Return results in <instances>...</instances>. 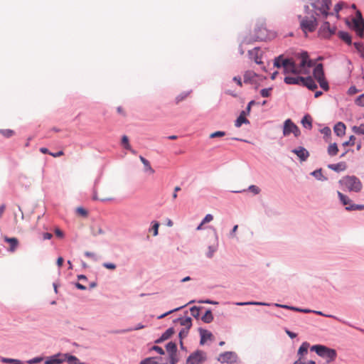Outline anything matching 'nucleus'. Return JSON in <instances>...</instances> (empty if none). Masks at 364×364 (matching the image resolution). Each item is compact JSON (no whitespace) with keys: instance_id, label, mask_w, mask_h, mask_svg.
<instances>
[{"instance_id":"864d4df0","label":"nucleus","mask_w":364,"mask_h":364,"mask_svg":"<svg viewBox=\"0 0 364 364\" xmlns=\"http://www.w3.org/2000/svg\"><path fill=\"white\" fill-rule=\"evenodd\" d=\"M321 133L324 135V136L329 137L331 134V130L329 127H324L321 129Z\"/></svg>"},{"instance_id":"37998d69","label":"nucleus","mask_w":364,"mask_h":364,"mask_svg":"<svg viewBox=\"0 0 364 364\" xmlns=\"http://www.w3.org/2000/svg\"><path fill=\"white\" fill-rule=\"evenodd\" d=\"M354 45V47L355 48V49L360 53H362L363 51H364V46L362 43L360 42H355L353 43Z\"/></svg>"},{"instance_id":"2eb2a0df","label":"nucleus","mask_w":364,"mask_h":364,"mask_svg":"<svg viewBox=\"0 0 364 364\" xmlns=\"http://www.w3.org/2000/svg\"><path fill=\"white\" fill-rule=\"evenodd\" d=\"M353 23V29L356 32L357 35L363 38L364 35V21H354Z\"/></svg>"},{"instance_id":"dca6fc26","label":"nucleus","mask_w":364,"mask_h":364,"mask_svg":"<svg viewBox=\"0 0 364 364\" xmlns=\"http://www.w3.org/2000/svg\"><path fill=\"white\" fill-rule=\"evenodd\" d=\"M292 152L296 154L297 156L303 161H306L309 156L308 151L301 146L292 150Z\"/></svg>"},{"instance_id":"cd10ccee","label":"nucleus","mask_w":364,"mask_h":364,"mask_svg":"<svg viewBox=\"0 0 364 364\" xmlns=\"http://www.w3.org/2000/svg\"><path fill=\"white\" fill-rule=\"evenodd\" d=\"M174 333V330L173 328H168L161 336L159 339H158L156 342L159 343L163 341H166Z\"/></svg>"},{"instance_id":"9b49d317","label":"nucleus","mask_w":364,"mask_h":364,"mask_svg":"<svg viewBox=\"0 0 364 364\" xmlns=\"http://www.w3.org/2000/svg\"><path fill=\"white\" fill-rule=\"evenodd\" d=\"M66 358V355L64 353H57L52 356L46 358L45 360V364H61L65 362V358Z\"/></svg>"},{"instance_id":"7ed1b4c3","label":"nucleus","mask_w":364,"mask_h":364,"mask_svg":"<svg viewBox=\"0 0 364 364\" xmlns=\"http://www.w3.org/2000/svg\"><path fill=\"white\" fill-rule=\"evenodd\" d=\"M317 17L313 14H306L304 17L299 16L300 28L304 33L306 34L308 32L311 33L316 29L318 26Z\"/></svg>"},{"instance_id":"c756f323","label":"nucleus","mask_w":364,"mask_h":364,"mask_svg":"<svg viewBox=\"0 0 364 364\" xmlns=\"http://www.w3.org/2000/svg\"><path fill=\"white\" fill-rule=\"evenodd\" d=\"M122 144L124 146V147L126 149L130 151L132 154H136V151L132 149V147L129 144V139L126 135H124L122 138Z\"/></svg>"},{"instance_id":"4d7b16f0","label":"nucleus","mask_w":364,"mask_h":364,"mask_svg":"<svg viewBox=\"0 0 364 364\" xmlns=\"http://www.w3.org/2000/svg\"><path fill=\"white\" fill-rule=\"evenodd\" d=\"M304 358H298L297 360H296L294 364H316L314 361L309 360V362L306 363L303 360Z\"/></svg>"},{"instance_id":"79ce46f5","label":"nucleus","mask_w":364,"mask_h":364,"mask_svg":"<svg viewBox=\"0 0 364 364\" xmlns=\"http://www.w3.org/2000/svg\"><path fill=\"white\" fill-rule=\"evenodd\" d=\"M225 136V132L223 131L215 132L210 135V138L223 137Z\"/></svg>"},{"instance_id":"f257e3e1","label":"nucleus","mask_w":364,"mask_h":364,"mask_svg":"<svg viewBox=\"0 0 364 364\" xmlns=\"http://www.w3.org/2000/svg\"><path fill=\"white\" fill-rule=\"evenodd\" d=\"M314 65V63L309 58L307 52L296 55L294 59L288 58L282 60L285 74L309 75Z\"/></svg>"},{"instance_id":"6ab92c4d","label":"nucleus","mask_w":364,"mask_h":364,"mask_svg":"<svg viewBox=\"0 0 364 364\" xmlns=\"http://www.w3.org/2000/svg\"><path fill=\"white\" fill-rule=\"evenodd\" d=\"M346 127L343 122H338L334 126V132L338 136H342L345 134Z\"/></svg>"},{"instance_id":"e433bc0d","label":"nucleus","mask_w":364,"mask_h":364,"mask_svg":"<svg viewBox=\"0 0 364 364\" xmlns=\"http://www.w3.org/2000/svg\"><path fill=\"white\" fill-rule=\"evenodd\" d=\"M189 95V92H183L181 94H179L175 98V102L176 104H178L181 101L184 100Z\"/></svg>"},{"instance_id":"a19ab883","label":"nucleus","mask_w":364,"mask_h":364,"mask_svg":"<svg viewBox=\"0 0 364 364\" xmlns=\"http://www.w3.org/2000/svg\"><path fill=\"white\" fill-rule=\"evenodd\" d=\"M355 137L353 135H351L350 136L348 141H345V142L343 143V146H353L355 144Z\"/></svg>"},{"instance_id":"5701e85b","label":"nucleus","mask_w":364,"mask_h":364,"mask_svg":"<svg viewBox=\"0 0 364 364\" xmlns=\"http://www.w3.org/2000/svg\"><path fill=\"white\" fill-rule=\"evenodd\" d=\"M139 159L141 161V163L144 164V171L146 172H149L150 174L154 173L155 171L151 167L150 162L142 156H139Z\"/></svg>"},{"instance_id":"b1692460","label":"nucleus","mask_w":364,"mask_h":364,"mask_svg":"<svg viewBox=\"0 0 364 364\" xmlns=\"http://www.w3.org/2000/svg\"><path fill=\"white\" fill-rule=\"evenodd\" d=\"M200 344H204L207 340L210 339L211 337L213 336V334L210 331H208L207 330H204V329H200Z\"/></svg>"},{"instance_id":"5fc2aeb1","label":"nucleus","mask_w":364,"mask_h":364,"mask_svg":"<svg viewBox=\"0 0 364 364\" xmlns=\"http://www.w3.org/2000/svg\"><path fill=\"white\" fill-rule=\"evenodd\" d=\"M102 265L108 269L114 270L116 269V265L113 263L105 262Z\"/></svg>"},{"instance_id":"2f4dec72","label":"nucleus","mask_w":364,"mask_h":364,"mask_svg":"<svg viewBox=\"0 0 364 364\" xmlns=\"http://www.w3.org/2000/svg\"><path fill=\"white\" fill-rule=\"evenodd\" d=\"M338 36L348 45L351 43V37L348 33L340 31L338 33Z\"/></svg>"},{"instance_id":"680f3d73","label":"nucleus","mask_w":364,"mask_h":364,"mask_svg":"<svg viewBox=\"0 0 364 364\" xmlns=\"http://www.w3.org/2000/svg\"><path fill=\"white\" fill-rule=\"evenodd\" d=\"M159 224L157 223V222H155L152 226V230L154 231V236H156L158 235V231H159Z\"/></svg>"},{"instance_id":"c03bdc74","label":"nucleus","mask_w":364,"mask_h":364,"mask_svg":"<svg viewBox=\"0 0 364 364\" xmlns=\"http://www.w3.org/2000/svg\"><path fill=\"white\" fill-rule=\"evenodd\" d=\"M355 104L358 106L364 107V94L357 97L355 100Z\"/></svg>"},{"instance_id":"f3484780","label":"nucleus","mask_w":364,"mask_h":364,"mask_svg":"<svg viewBox=\"0 0 364 364\" xmlns=\"http://www.w3.org/2000/svg\"><path fill=\"white\" fill-rule=\"evenodd\" d=\"M301 85L308 87L311 90H314L317 88V85L311 77H304V82H302Z\"/></svg>"},{"instance_id":"8fccbe9b","label":"nucleus","mask_w":364,"mask_h":364,"mask_svg":"<svg viewBox=\"0 0 364 364\" xmlns=\"http://www.w3.org/2000/svg\"><path fill=\"white\" fill-rule=\"evenodd\" d=\"M76 212L78 215L86 217L87 215V211L82 207H78L76 209Z\"/></svg>"},{"instance_id":"aec40b11","label":"nucleus","mask_w":364,"mask_h":364,"mask_svg":"<svg viewBox=\"0 0 364 364\" xmlns=\"http://www.w3.org/2000/svg\"><path fill=\"white\" fill-rule=\"evenodd\" d=\"M246 112L242 111L235 122L236 127H240L242 124H249V120L245 117Z\"/></svg>"},{"instance_id":"0eeeda50","label":"nucleus","mask_w":364,"mask_h":364,"mask_svg":"<svg viewBox=\"0 0 364 364\" xmlns=\"http://www.w3.org/2000/svg\"><path fill=\"white\" fill-rule=\"evenodd\" d=\"M336 31V26L331 25L328 21H324L321 26L318 33L319 36L323 38H329Z\"/></svg>"},{"instance_id":"393cba45","label":"nucleus","mask_w":364,"mask_h":364,"mask_svg":"<svg viewBox=\"0 0 364 364\" xmlns=\"http://www.w3.org/2000/svg\"><path fill=\"white\" fill-rule=\"evenodd\" d=\"M337 193L340 200L341 201L343 205H346V208L347 206H350V205H353L352 203V200L347 196L343 194L340 191H338Z\"/></svg>"},{"instance_id":"20e7f679","label":"nucleus","mask_w":364,"mask_h":364,"mask_svg":"<svg viewBox=\"0 0 364 364\" xmlns=\"http://www.w3.org/2000/svg\"><path fill=\"white\" fill-rule=\"evenodd\" d=\"M311 350L315 351L318 355L326 359L328 363L334 360L337 355L334 349L322 345H314L311 348Z\"/></svg>"},{"instance_id":"f704fd0d","label":"nucleus","mask_w":364,"mask_h":364,"mask_svg":"<svg viewBox=\"0 0 364 364\" xmlns=\"http://www.w3.org/2000/svg\"><path fill=\"white\" fill-rule=\"evenodd\" d=\"M352 131L356 134L364 135V124H361L359 126H353Z\"/></svg>"},{"instance_id":"f03ea898","label":"nucleus","mask_w":364,"mask_h":364,"mask_svg":"<svg viewBox=\"0 0 364 364\" xmlns=\"http://www.w3.org/2000/svg\"><path fill=\"white\" fill-rule=\"evenodd\" d=\"M343 190L358 193L361 191L363 184L360 179L355 176H346L339 181Z\"/></svg>"},{"instance_id":"a18cd8bd","label":"nucleus","mask_w":364,"mask_h":364,"mask_svg":"<svg viewBox=\"0 0 364 364\" xmlns=\"http://www.w3.org/2000/svg\"><path fill=\"white\" fill-rule=\"evenodd\" d=\"M190 311H191V315L193 316L196 318L199 316L200 308H198L197 306H193V307L191 308Z\"/></svg>"},{"instance_id":"338daca9","label":"nucleus","mask_w":364,"mask_h":364,"mask_svg":"<svg viewBox=\"0 0 364 364\" xmlns=\"http://www.w3.org/2000/svg\"><path fill=\"white\" fill-rule=\"evenodd\" d=\"M354 21H364L362 16V14L360 11H357L355 18L353 19Z\"/></svg>"},{"instance_id":"f8f14e48","label":"nucleus","mask_w":364,"mask_h":364,"mask_svg":"<svg viewBox=\"0 0 364 364\" xmlns=\"http://www.w3.org/2000/svg\"><path fill=\"white\" fill-rule=\"evenodd\" d=\"M237 355L233 352H225L219 355L218 361L224 363H233L236 361Z\"/></svg>"},{"instance_id":"a211bd4d","label":"nucleus","mask_w":364,"mask_h":364,"mask_svg":"<svg viewBox=\"0 0 364 364\" xmlns=\"http://www.w3.org/2000/svg\"><path fill=\"white\" fill-rule=\"evenodd\" d=\"M328 168L334 171L340 172L345 171L347 168V166L346 162L342 161L338 164H329L328 165Z\"/></svg>"},{"instance_id":"e2e57ef3","label":"nucleus","mask_w":364,"mask_h":364,"mask_svg":"<svg viewBox=\"0 0 364 364\" xmlns=\"http://www.w3.org/2000/svg\"><path fill=\"white\" fill-rule=\"evenodd\" d=\"M152 350L156 351L160 355H164L165 353L164 350H163V348L159 347V346H154L152 347Z\"/></svg>"},{"instance_id":"c85d7f7f","label":"nucleus","mask_w":364,"mask_h":364,"mask_svg":"<svg viewBox=\"0 0 364 364\" xmlns=\"http://www.w3.org/2000/svg\"><path fill=\"white\" fill-rule=\"evenodd\" d=\"M64 355H66L65 361H67L68 364H83L74 355H69L68 353H64Z\"/></svg>"},{"instance_id":"1a4fd4ad","label":"nucleus","mask_w":364,"mask_h":364,"mask_svg":"<svg viewBox=\"0 0 364 364\" xmlns=\"http://www.w3.org/2000/svg\"><path fill=\"white\" fill-rule=\"evenodd\" d=\"M166 350L169 354L171 364H176L178 362L177 359V347L175 343L169 342L166 346Z\"/></svg>"},{"instance_id":"6e6d98bb","label":"nucleus","mask_w":364,"mask_h":364,"mask_svg":"<svg viewBox=\"0 0 364 364\" xmlns=\"http://www.w3.org/2000/svg\"><path fill=\"white\" fill-rule=\"evenodd\" d=\"M216 250H217V246H210L208 252L207 254L208 257H212L214 252L216 251Z\"/></svg>"},{"instance_id":"72a5a7b5","label":"nucleus","mask_w":364,"mask_h":364,"mask_svg":"<svg viewBox=\"0 0 364 364\" xmlns=\"http://www.w3.org/2000/svg\"><path fill=\"white\" fill-rule=\"evenodd\" d=\"M213 319V316L210 310H207L205 314L202 316V321L205 323H210Z\"/></svg>"},{"instance_id":"09e8293b","label":"nucleus","mask_w":364,"mask_h":364,"mask_svg":"<svg viewBox=\"0 0 364 364\" xmlns=\"http://www.w3.org/2000/svg\"><path fill=\"white\" fill-rule=\"evenodd\" d=\"M271 91H272V88H265V89H262L260 91V93L263 97H268L270 95Z\"/></svg>"},{"instance_id":"412c9836","label":"nucleus","mask_w":364,"mask_h":364,"mask_svg":"<svg viewBox=\"0 0 364 364\" xmlns=\"http://www.w3.org/2000/svg\"><path fill=\"white\" fill-rule=\"evenodd\" d=\"M257 34L255 38L257 40L263 41L267 38V30L265 28L261 26L255 30Z\"/></svg>"},{"instance_id":"473e14b6","label":"nucleus","mask_w":364,"mask_h":364,"mask_svg":"<svg viewBox=\"0 0 364 364\" xmlns=\"http://www.w3.org/2000/svg\"><path fill=\"white\" fill-rule=\"evenodd\" d=\"M192 320L190 317H187L185 318H182L180 320V323L181 326H183L186 327L185 329H188V331L191 328L192 326Z\"/></svg>"},{"instance_id":"4468645a","label":"nucleus","mask_w":364,"mask_h":364,"mask_svg":"<svg viewBox=\"0 0 364 364\" xmlns=\"http://www.w3.org/2000/svg\"><path fill=\"white\" fill-rule=\"evenodd\" d=\"M4 240L5 242L9 244V248L8 250L11 252H14L16 250L18 247L19 242L17 238L16 237H9L7 236L4 237Z\"/></svg>"},{"instance_id":"58836bf2","label":"nucleus","mask_w":364,"mask_h":364,"mask_svg":"<svg viewBox=\"0 0 364 364\" xmlns=\"http://www.w3.org/2000/svg\"><path fill=\"white\" fill-rule=\"evenodd\" d=\"M188 333V329H183L180 331L179 333V338L181 339V341H180V344H181V348H183V342H182V339L184 338V337H186Z\"/></svg>"},{"instance_id":"69168bd1","label":"nucleus","mask_w":364,"mask_h":364,"mask_svg":"<svg viewBox=\"0 0 364 364\" xmlns=\"http://www.w3.org/2000/svg\"><path fill=\"white\" fill-rule=\"evenodd\" d=\"M343 3H338L334 6V11L337 14V16H338V12L342 9L343 8Z\"/></svg>"},{"instance_id":"a878e982","label":"nucleus","mask_w":364,"mask_h":364,"mask_svg":"<svg viewBox=\"0 0 364 364\" xmlns=\"http://www.w3.org/2000/svg\"><path fill=\"white\" fill-rule=\"evenodd\" d=\"M301 124L304 127L311 129L312 128V119L309 114L305 115L301 119Z\"/></svg>"},{"instance_id":"ddd939ff","label":"nucleus","mask_w":364,"mask_h":364,"mask_svg":"<svg viewBox=\"0 0 364 364\" xmlns=\"http://www.w3.org/2000/svg\"><path fill=\"white\" fill-rule=\"evenodd\" d=\"M249 55L251 59H252L257 64H262V52L259 48H255L252 50H249Z\"/></svg>"},{"instance_id":"ea45409f","label":"nucleus","mask_w":364,"mask_h":364,"mask_svg":"<svg viewBox=\"0 0 364 364\" xmlns=\"http://www.w3.org/2000/svg\"><path fill=\"white\" fill-rule=\"evenodd\" d=\"M346 209L348 210H363L364 209V205L353 204L350 206H347Z\"/></svg>"},{"instance_id":"423d86ee","label":"nucleus","mask_w":364,"mask_h":364,"mask_svg":"<svg viewBox=\"0 0 364 364\" xmlns=\"http://www.w3.org/2000/svg\"><path fill=\"white\" fill-rule=\"evenodd\" d=\"M291 133L294 136L298 137L300 135V130L290 119H288L284 122L283 135L287 136Z\"/></svg>"},{"instance_id":"774afa93","label":"nucleus","mask_w":364,"mask_h":364,"mask_svg":"<svg viewBox=\"0 0 364 364\" xmlns=\"http://www.w3.org/2000/svg\"><path fill=\"white\" fill-rule=\"evenodd\" d=\"M312 175L314 176L316 178L321 179V177L322 176L321 169L314 171L312 173Z\"/></svg>"},{"instance_id":"de8ad7c7","label":"nucleus","mask_w":364,"mask_h":364,"mask_svg":"<svg viewBox=\"0 0 364 364\" xmlns=\"http://www.w3.org/2000/svg\"><path fill=\"white\" fill-rule=\"evenodd\" d=\"M248 190L252 192L255 195L259 194L260 193L259 188L256 186H255V185L250 186L249 188H248Z\"/></svg>"},{"instance_id":"4be33fe9","label":"nucleus","mask_w":364,"mask_h":364,"mask_svg":"<svg viewBox=\"0 0 364 364\" xmlns=\"http://www.w3.org/2000/svg\"><path fill=\"white\" fill-rule=\"evenodd\" d=\"M309 347V343L307 342H304L298 350V355L299 358H304V355L308 353V348Z\"/></svg>"},{"instance_id":"603ef678","label":"nucleus","mask_w":364,"mask_h":364,"mask_svg":"<svg viewBox=\"0 0 364 364\" xmlns=\"http://www.w3.org/2000/svg\"><path fill=\"white\" fill-rule=\"evenodd\" d=\"M284 60V59H282L281 56L275 58L274 62V65L277 68L283 67L282 66V60Z\"/></svg>"},{"instance_id":"49530a36","label":"nucleus","mask_w":364,"mask_h":364,"mask_svg":"<svg viewBox=\"0 0 364 364\" xmlns=\"http://www.w3.org/2000/svg\"><path fill=\"white\" fill-rule=\"evenodd\" d=\"M239 306H244V305H268L266 303L262 302H241L237 304Z\"/></svg>"},{"instance_id":"0e129e2a","label":"nucleus","mask_w":364,"mask_h":364,"mask_svg":"<svg viewBox=\"0 0 364 364\" xmlns=\"http://www.w3.org/2000/svg\"><path fill=\"white\" fill-rule=\"evenodd\" d=\"M55 234L59 238H63L64 237L63 232L61 230H60L59 228H55Z\"/></svg>"},{"instance_id":"9d476101","label":"nucleus","mask_w":364,"mask_h":364,"mask_svg":"<svg viewBox=\"0 0 364 364\" xmlns=\"http://www.w3.org/2000/svg\"><path fill=\"white\" fill-rule=\"evenodd\" d=\"M285 75H286V77H284V81L286 84L301 85L302 82H304V77L299 76V75H294V74H285Z\"/></svg>"},{"instance_id":"4c0bfd02","label":"nucleus","mask_w":364,"mask_h":364,"mask_svg":"<svg viewBox=\"0 0 364 364\" xmlns=\"http://www.w3.org/2000/svg\"><path fill=\"white\" fill-rule=\"evenodd\" d=\"M158 362L156 361V359L155 358H146L144 360H142L139 364H157Z\"/></svg>"},{"instance_id":"c9c22d12","label":"nucleus","mask_w":364,"mask_h":364,"mask_svg":"<svg viewBox=\"0 0 364 364\" xmlns=\"http://www.w3.org/2000/svg\"><path fill=\"white\" fill-rule=\"evenodd\" d=\"M0 134L4 137L9 138L14 135L15 132L12 129H0Z\"/></svg>"},{"instance_id":"052dcab7","label":"nucleus","mask_w":364,"mask_h":364,"mask_svg":"<svg viewBox=\"0 0 364 364\" xmlns=\"http://www.w3.org/2000/svg\"><path fill=\"white\" fill-rule=\"evenodd\" d=\"M92 198H93V200H101V201H106V200H110V198H105V197H104V198H100V197L97 196V193H96V192H94V193H93V196H92Z\"/></svg>"},{"instance_id":"13d9d810","label":"nucleus","mask_w":364,"mask_h":364,"mask_svg":"<svg viewBox=\"0 0 364 364\" xmlns=\"http://www.w3.org/2000/svg\"><path fill=\"white\" fill-rule=\"evenodd\" d=\"M213 220V216L211 214H208L202 220L203 223L205 224L211 222Z\"/></svg>"},{"instance_id":"39448f33","label":"nucleus","mask_w":364,"mask_h":364,"mask_svg":"<svg viewBox=\"0 0 364 364\" xmlns=\"http://www.w3.org/2000/svg\"><path fill=\"white\" fill-rule=\"evenodd\" d=\"M314 77L316 79L320 85V87L325 91L329 89L328 83L324 77V72L323 65L319 63L315 66L313 71Z\"/></svg>"},{"instance_id":"bb28decb","label":"nucleus","mask_w":364,"mask_h":364,"mask_svg":"<svg viewBox=\"0 0 364 364\" xmlns=\"http://www.w3.org/2000/svg\"><path fill=\"white\" fill-rule=\"evenodd\" d=\"M338 148L336 143L330 144L327 149L328 154L330 156H334L338 153Z\"/></svg>"},{"instance_id":"bf43d9fd","label":"nucleus","mask_w":364,"mask_h":364,"mask_svg":"<svg viewBox=\"0 0 364 364\" xmlns=\"http://www.w3.org/2000/svg\"><path fill=\"white\" fill-rule=\"evenodd\" d=\"M16 359H13V358H1V361L4 363H12V364H14V363L16 362Z\"/></svg>"},{"instance_id":"3c124183","label":"nucleus","mask_w":364,"mask_h":364,"mask_svg":"<svg viewBox=\"0 0 364 364\" xmlns=\"http://www.w3.org/2000/svg\"><path fill=\"white\" fill-rule=\"evenodd\" d=\"M43 360V358L37 357V358H34L33 359L28 360L27 361V363L28 364H37V363H41Z\"/></svg>"},{"instance_id":"7c9ffc66","label":"nucleus","mask_w":364,"mask_h":364,"mask_svg":"<svg viewBox=\"0 0 364 364\" xmlns=\"http://www.w3.org/2000/svg\"><path fill=\"white\" fill-rule=\"evenodd\" d=\"M257 76L256 73L253 71H247L244 75V82H249L254 80V78Z\"/></svg>"},{"instance_id":"6e6552de","label":"nucleus","mask_w":364,"mask_h":364,"mask_svg":"<svg viewBox=\"0 0 364 364\" xmlns=\"http://www.w3.org/2000/svg\"><path fill=\"white\" fill-rule=\"evenodd\" d=\"M205 359V353L203 351H196L192 353L186 360L187 364H201Z\"/></svg>"}]
</instances>
